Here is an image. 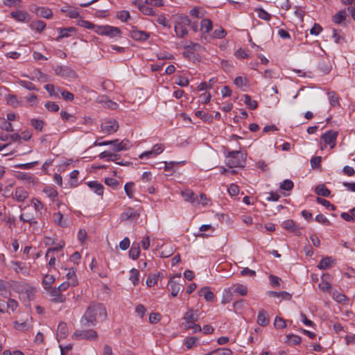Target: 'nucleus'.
Wrapping results in <instances>:
<instances>
[{"label":"nucleus","mask_w":355,"mask_h":355,"mask_svg":"<svg viewBox=\"0 0 355 355\" xmlns=\"http://www.w3.org/2000/svg\"><path fill=\"white\" fill-rule=\"evenodd\" d=\"M107 312L105 306L101 304H92L80 319V324L84 327H94L96 324L97 318L105 319Z\"/></svg>","instance_id":"obj_1"},{"label":"nucleus","mask_w":355,"mask_h":355,"mask_svg":"<svg viewBox=\"0 0 355 355\" xmlns=\"http://www.w3.org/2000/svg\"><path fill=\"white\" fill-rule=\"evenodd\" d=\"M191 25V19L187 15H178L174 23V29L177 37H185L189 31L187 27Z\"/></svg>","instance_id":"obj_2"},{"label":"nucleus","mask_w":355,"mask_h":355,"mask_svg":"<svg viewBox=\"0 0 355 355\" xmlns=\"http://www.w3.org/2000/svg\"><path fill=\"white\" fill-rule=\"evenodd\" d=\"M245 159V155L241 151H231L226 157V164L230 168L243 167Z\"/></svg>","instance_id":"obj_3"},{"label":"nucleus","mask_w":355,"mask_h":355,"mask_svg":"<svg viewBox=\"0 0 355 355\" xmlns=\"http://www.w3.org/2000/svg\"><path fill=\"white\" fill-rule=\"evenodd\" d=\"M74 340H94L98 338V334L93 329L76 330L71 336Z\"/></svg>","instance_id":"obj_4"},{"label":"nucleus","mask_w":355,"mask_h":355,"mask_svg":"<svg viewBox=\"0 0 355 355\" xmlns=\"http://www.w3.org/2000/svg\"><path fill=\"white\" fill-rule=\"evenodd\" d=\"M96 31L98 35H107L110 37L120 36L121 33L119 28L108 25L98 26Z\"/></svg>","instance_id":"obj_5"},{"label":"nucleus","mask_w":355,"mask_h":355,"mask_svg":"<svg viewBox=\"0 0 355 355\" xmlns=\"http://www.w3.org/2000/svg\"><path fill=\"white\" fill-rule=\"evenodd\" d=\"M165 149L163 144H157L153 146L150 150L145 151L139 155L140 159L152 158L161 154Z\"/></svg>","instance_id":"obj_6"},{"label":"nucleus","mask_w":355,"mask_h":355,"mask_svg":"<svg viewBox=\"0 0 355 355\" xmlns=\"http://www.w3.org/2000/svg\"><path fill=\"white\" fill-rule=\"evenodd\" d=\"M119 129V123L116 119L106 120L101 123V130L106 134H112Z\"/></svg>","instance_id":"obj_7"},{"label":"nucleus","mask_w":355,"mask_h":355,"mask_svg":"<svg viewBox=\"0 0 355 355\" xmlns=\"http://www.w3.org/2000/svg\"><path fill=\"white\" fill-rule=\"evenodd\" d=\"M338 132L334 130H329L324 132L321 138L325 143V144L329 145L331 148H333L336 146V138Z\"/></svg>","instance_id":"obj_8"},{"label":"nucleus","mask_w":355,"mask_h":355,"mask_svg":"<svg viewBox=\"0 0 355 355\" xmlns=\"http://www.w3.org/2000/svg\"><path fill=\"white\" fill-rule=\"evenodd\" d=\"M130 36L135 40L146 41L150 37V35L145 31H139L136 26H132L130 31Z\"/></svg>","instance_id":"obj_9"},{"label":"nucleus","mask_w":355,"mask_h":355,"mask_svg":"<svg viewBox=\"0 0 355 355\" xmlns=\"http://www.w3.org/2000/svg\"><path fill=\"white\" fill-rule=\"evenodd\" d=\"M139 214L132 208H128L120 216L121 220L136 221Z\"/></svg>","instance_id":"obj_10"},{"label":"nucleus","mask_w":355,"mask_h":355,"mask_svg":"<svg viewBox=\"0 0 355 355\" xmlns=\"http://www.w3.org/2000/svg\"><path fill=\"white\" fill-rule=\"evenodd\" d=\"M114 144L112 145V149L114 152H120L122 150H126L131 146L130 142L128 139H123L119 141L118 139L113 140Z\"/></svg>","instance_id":"obj_11"},{"label":"nucleus","mask_w":355,"mask_h":355,"mask_svg":"<svg viewBox=\"0 0 355 355\" xmlns=\"http://www.w3.org/2000/svg\"><path fill=\"white\" fill-rule=\"evenodd\" d=\"M199 314L197 310H193V309H189L184 315V322L182 324H190L192 322H196L199 320Z\"/></svg>","instance_id":"obj_12"},{"label":"nucleus","mask_w":355,"mask_h":355,"mask_svg":"<svg viewBox=\"0 0 355 355\" xmlns=\"http://www.w3.org/2000/svg\"><path fill=\"white\" fill-rule=\"evenodd\" d=\"M282 227L287 230L291 232H293L296 235H300V228L297 225L293 220H286L282 222Z\"/></svg>","instance_id":"obj_13"},{"label":"nucleus","mask_w":355,"mask_h":355,"mask_svg":"<svg viewBox=\"0 0 355 355\" xmlns=\"http://www.w3.org/2000/svg\"><path fill=\"white\" fill-rule=\"evenodd\" d=\"M55 71L58 75H60L62 77L71 78H74L76 77V73L75 71L69 67H64V66L58 67L57 69H55Z\"/></svg>","instance_id":"obj_14"},{"label":"nucleus","mask_w":355,"mask_h":355,"mask_svg":"<svg viewBox=\"0 0 355 355\" xmlns=\"http://www.w3.org/2000/svg\"><path fill=\"white\" fill-rule=\"evenodd\" d=\"M10 15L16 21L19 22H28L30 20L29 15L27 12L23 10L13 11Z\"/></svg>","instance_id":"obj_15"},{"label":"nucleus","mask_w":355,"mask_h":355,"mask_svg":"<svg viewBox=\"0 0 355 355\" xmlns=\"http://www.w3.org/2000/svg\"><path fill=\"white\" fill-rule=\"evenodd\" d=\"M53 222L62 227H67L69 225V221L67 218H64L63 214L60 211L55 212L53 214Z\"/></svg>","instance_id":"obj_16"},{"label":"nucleus","mask_w":355,"mask_h":355,"mask_svg":"<svg viewBox=\"0 0 355 355\" xmlns=\"http://www.w3.org/2000/svg\"><path fill=\"white\" fill-rule=\"evenodd\" d=\"M270 322L268 313L264 309H261L258 312L257 323L262 327L267 326Z\"/></svg>","instance_id":"obj_17"},{"label":"nucleus","mask_w":355,"mask_h":355,"mask_svg":"<svg viewBox=\"0 0 355 355\" xmlns=\"http://www.w3.org/2000/svg\"><path fill=\"white\" fill-rule=\"evenodd\" d=\"M182 196L186 201H188L193 205H196L198 202V196L195 194L191 190L186 189L182 191Z\"/></svg>","instance_id":"obj_18"},{"label":"nucleus","mask_w":355,"mask_h":355,"mask_svg":"<svg viewBox=\"0 0 355 355\" xmlns=\"http://www.w3.org/2000/svg\"><path fill=\"white\" fill-rule=\"evenodd\" d=\"M49 290L53 302L60 303L65 300V296L61 293L62 292L58 288H50Z\"/></svg>","instance_id":"obj_19"},{"label":"nucleus","mask_w":355,"mask_h":355,"mask_svg":"<svg viewBox=\"0 0 355 355\" xmlns=\"http://www.w3.org/2000/svg\"><path fill=\"white\" fill-rule=\"evenodd\" d=\"M69 334L67 324L61 322L59 323L57 330V339L60 342V340L65 338Z\"/></svg>","instance_id":"obj_20"},{"label":"nucleus","mask_w":355,"mask_h":355,"mask_svg":"<svg viewBox=\"0 0 355 355\" xmlns=\"http://www.w3.org/2000/svg\"><path fill=\"white\" fill-rule=\"evenodd\" d=\"M213 28L212 21L209 19H202L200 22V31L202 37L206 38L205 34L209 33Z\"/></svg>","instance_id":"obj_21"},{"label":"nucleus","mask_w":355,"mask_h":355,"mask_svg":"<svg viewBox=\"0 0 355 355\" xmlns=\"http://www.w3.org/2000/svg\"><path fill=\"white\" fill-rule=\"evenodd\" d=\"M35 13L37 15L45 19H51L53 17V12L51 9L46 7H37L35 9Z\"/></svg>","instance_id":"obj_22"},{"label":"nucleus","mask_w":355,"mask_h":355,"mask_svg":"<svg viewBox=\"0 0 355 355\" xmlns=\"http://www.w3.org/2000/svg\"><path fill=\"white\" fill-rule=\"evenodd\" d=\"M87 186L96 194L103 196L104 187L97 181H90L87 182Z\"/></svg>","instance_id":"obj_23"},{"label":"nucleus","mask_w":355,"mask_h":355,"mask_svg":"<svg viewBox=\"0 0 355 355\" xmlns=\"http://www.w3.org/2000/svg\"><path fill=\"white\" fill-rule=\"evenodd\" d=\"M134 3L137 5L138 9L144 15L148 16L155 15V11L151 7L148 6L149 5H147L145 3L144 4L138 3L137 1H135Z\"/></svg>","instance_id":"obj_24"},{"label":"nucleus","mask_w":355,"mask_h":355,"mask_svg":"<svg viewBox=\"0 0 355 355\" xmlns=\"http://www.w3.org/2000/svg\"><path fill=\"white\" fill-rule=\"evenodd\" d=\"M58 31L59 33V35L57 37V40H59L61 38L69 37L71 33H76V29L73 27L63 28H58Z\"/></svg>","instance_id":"obj_25"},{"label":"nucleus","mask_w":355,"mask_h":355,"mask_svg":"<svg viewBox=\"0 0 355 355\" xmlns=\"http://www.w3.org/2000/svg\"><path fill=\"white\" fill-rule=\"evenodd\" d=\"M28 196V192L22 187H18L15 191V199L18 202H23Z\"/></svg>","instance_id":"obj_26"},{"label":"nucleus","mask_w":355,"mask_h":355,"mask_svg":"<svg viewBox=\"0 0 355 355\" xmlns=\"http://www.w3.org/2000/svg\"><path fill=\"white\" fill-rule=\"evenodd\" d=\"M60 11L63 13H67V16L71 19H78L80 17L79 12L76 10H71L68 5L62 7Z\"/></svg>","instance_id":"obj_27"},{"label":"nucleus","mask_w":355,"mask_h":355,"mask_svg":"<svg viewBox=\"0 0 355 355\" xmlns=\"http://www.w3.org/2000/svg\"><path fill=\"white\" fill-rule=\"evenodd\" d=\"M199 295L200 296L204 297L207 302H211L214 298L213 292H211L209 287L207 286L202 288L199 291Z\"/></svg>","instance_id":"obj_28"},{"label":"nucleus","mask_w":355,"mask_h":355,"mask_svg":"<svg viewBox=\"0 0 355 355\" xmlns=\"http://www.w3.org/2000/svg\"><path fill=\"white\" fill-rule=\"evenodd\" d=\"M98 157L101 159H105L107 161L116 162L118 159L119 155L110 151L105 150L100 153Z\"/></svg>","instance_id":"obj_29"},{"label":"nucleus","mask_w":355,"mask_h":355,"mask_svg":"<svg viewBox=\"0 0 355 355\" xmlns=\"http://www.w3.org/2000/svg\"><path fill=\"white\" fill-rule=\"evenodd\" d=\"M46 23L42 20L33 21L31 23L30 27L32 30H35L38 33H41L46 28Z\"/></svg>","instance_id":"obj_30"},{"label":"nucleus","mask_w":355,"mask_h":355,"mask_svg":"<svg viewBox=\"0 0 355 355\" xmlns=\"http://www.w3.org/2000/svg\"><path fill=\"white\" fill-rule=\"evenodd\" d=\"M328 99L331 106L336 107L339 105L340 98L334 91L327 92Z\"/></svg>","instance_id":"obj_31"},{"label":"nucleus","mask_w":355,"mask_h":355,"mask_svg":"<svg viewBox=\"0 0 355 355\" xmlns=\"http://www.w3.org/2000/svg\"><path fill=\"white\" fill-rule=\"evenodd\" d=\"M334 262V260L331 259V257H326L322 258L318 266V268L320 270H327L330 268L331 263Z\"/></svg>","instance_id":"obj_32"},{"label":"nucleus","mask_w":355,"mask_h":355,"mask_svg":"<svg viewBox=\"0 0 355 355\" xmlns=\"http://www.w3.org/2000/svg\"><path fill=\"white\" fill-rule=\"evenodd\" d=\"M332 297L337 302L341 303V304H345L348 301L347 297L345 294H343L338 291H335L333 292Z\"/></svg>","instance_id":"obj_33"},{"label":"nucleus","mask_w":355,"mask_h":355,"mask_svg":"<svg viewBox=\"0 0 355 355\" xmlns=\"http://www.w3.org/2000/svg\"><path fill=\"white\" fill-rule=\"evenodd\" d=\"M140 254V248L138 243H133L130 251L129 256L134 260H136L139 258Z\"/></svg>","instance_id":"obj_34"},{"label":"nucleus","mask_w":355,"mask_h":355,"mask_svg":"<svg viewBox=\"0 0 355 355\" xmlns=\"http://www.w3.org/2000/svg\"><path fill=\"white\" fill-rule=\"evenodd\" d=\"M233 289H232V293H236L241 296H245L248 294V288L243 284H235L232 286Z\"/></svg>","instance_id":"obj_35"},{"label":"nucleus","mask_w":355,"mask_h":355,"mask_svg":"<svg viewBox=\"0 0 355 355\" xmlns=\"http://www.w3.org/2000/svg\"><path fill=\"white\" fill-rule=\"evenodd\" d=\"M315 191L318 196L323 197H329L331 193L330 190L324 184H319L317 186Z\"/></svg>","instance_id":"obj_36"},{"label":"nucleus","mask_w":355,"mask_h":355,"mask_svg":"<svg viewBox=\"0 0 355 355\" xmlns=\"http://www.w3.org/2000/svg\"><path fill=\"white\" fill-rule=\"evenodd\" d=\"M232 289H233V288H226L224 290L222 300H221L222 304H227V303L230 302V301L232 300L233 293H232Z\"/></svg>","instance_id":"obj_37"},{"label":"nucleus","mask_w":355,"mask_h":355,"mask_svg":"<svg viewBox=\"0 0 355 355\" xmlns=\"http://www.w3.org/2000/svg\"><path fill=\"white\" fill-rule=\"evenodd\" d=\"M190 15L198 19L203 18L205 16V11L203 8L199 7H195L192 8L190 12Z\"/></svg>","instance_id":"obj_38"},{"label":"nucleus","mask_w":355,"mask_h":355,"mask_svg":"<svg viewBox=\"0 0 355 355\" xmlns=\"http://www.w3.org/2000/svg\"><path fill=\"white\" fill-rule=\"evenodd\" d=\"M67 281L70 284L71 286H76L78 285V282L75 273V271L73 270H69L68 272L66 275Z\"/></svg>","instance_id":"obj_39"},{"label":"nucleus","mask_w":355,"mask_h":355,"mask_svg":"<svg viewBox=\"0 0 355 355\" xmlns=\"http://www.w3.org/2000/svg\"><path fill=\"white\" fill-rule=\"evenodd\" d=\"M31 125L37 131L42 132L45 124L44 121L39 119H32L30 121Z\"/></svg>","instance_id":"obj_40"},{"label":"nucleus","mask_w":355,"mask_h":355,"mask_svg":"<svg viewBox=\"0 0 355 355\" xmlns=\"http://www.w3.org/2000/svg\"><path fill=\"white\" fill-rule=\"evenodd\" d=\"M346 18V12L344 10L338 11L332 17V21L337 24H340Z\"/></svg>","instance_id":"obj_41"},{"label":"nucleus","mask_w":355,"mask_h":355,"mask_svg":"<svg viewBox=\"0 0 355 355\" xmlns=\"http://www.w3.org/2000/svg\"><path fill=\"white\" fill-rule=\"evenodd\" d=\"M168 286L171 289V295L176 297L181 289V285L171 279L168 282Z\"/></svg>","instance_id":"obj_42"},{"label":"nucleus","mask_w":355,"mask_h":355,"mask_svg":"<svg viewBox=\"0 0 355 355\" xmlns=\"http://www.w3.org/2000/svg\"><path fill=\"white\" fill-rule=\"evenodd\" d=\"M19 220L23 221L24 223H28L31 225L37 224V221L35 218L30 214L24 213L19 216Z\"/></svg>","instance_id":"obj_43"},{"label":"nucleus","mask_w":355,"mask_h":355,"mask_svg":"<svg viewBox=\"0 0 355 355\" xmlns=\"http://www.w3.org/2000/svg\"><path fill=\"white\" fill-rule=\"evenodd\" d=\"M244 103L250 110H254L257 107V102L254 100H252L251 97L248 94H245L243 96Z\"/></svg>","instance_id":"obj_44"},{"label":"nucleus","mask_w":355,"mask_h":355,"mask_svg":"<svg viewBox=\"0 0 355 355\" xmlns=\"http://www.w3.org/2000/svg\"><path fill=\"white\" fill-rule=\"evenodd\" d=\"M156 21L164 28H171L170 20L167 19L164 15H158Z\"/></svg>","instance_id":"obj_45"},{"label":"nucleus","mask_w":355,"mask_h":355,"mask_svg":"<svg viewBox=\"0 0 355 355\" xmlns=\"http://www.w3.org/2000/svg\"><path fill=\"white\" fill-rule=\"evenodd\" d=\"M139 271L137 269L132 268L130 271V280L136 286L139 284Z\"/></svg>","instance_id":"obj_46"},{"label":"nucleus","mask_w":355,"mask_h":355,"mask_svg":"<svg viewBox=\"0 0 355 355\" xmlns=\"http://www.w3.org/2000/svg\"><path fill=\"white\" fill-rule=\"evenodd\" d=\"M43 191L52 200H55V198L58 196V191L52 187H46L43 189Z\"/></svg>","instance_id":"obj_47"},{"label":"nucleus","mask_w":355,"mask_h":355,"mask_svg":"<svg viewBox=\"0 0 355 355\" xmlns=\"http://www.w3.org/2000/svg\"><path fill=\"white\" fill-rule=\"evenodd\" d=\"M124 190L125 194L130 198H132L135 192V184L132 182H128L124 186Z\"/></svg>","instance_id":"obj_48"},{"label":"nucleus","mask_w":355,"mask_h":355,"mask_svg":"<svg viewBox=\"0 0 355 355\" xmlns=\"http://www.w3.org/2000/svg\"><path fill=\"white\" fill-rule=\"evenodd\" d=\"M185 329H191L193 333H198L202 331V327L200 324L192 322L190 324H182Z\"/></svg>","instance_id":"obj_49"},{"label":"nucleus","mask_w":355,"mask_h":355,"mask_svg":"<svg viewBox=\"0 0 355 355\" xmlns=\"http://www.w3.org/2000/svg\"><path fill=\"white\" fill-rule=\"evenodd\" d=\"M255 12L257 14L259 18L263 19L265 21H270L271 16L269 13H268L266 10L262 8H257L255 10Z\"/></svg>","instance_id":"obj_50"},{"label":"nucleus","mask_w":355,"mask_h":355,"mask_svg":"<svg viewBox=\"0 0 355 355\" xmlns=\"http://www.w3.org/2000/svg\"><path fill=\"white\" fill-rule=\"evenodd\" d=\"M0 128H1L2 130H5L7 132L13 131L11 123L5 119H0Z\"/></svg>","instance_id":"obj_51"},{"label":"nucleus","mask_w":355,"mask_h":355,"mask_svg":"<svg viewBox=\"0 0 355 355\" xmlns=\"http://www.w3.org/2000/svg\"><path fill=\"white\" fill-rule=\"evenodd\" d=\"M11 263L15 266L14 270L17 273H23L26 274L27 271L25 270L24 266H23V263L19 261H12Z\"/></svg>","instance_id":"obj_52"},{"label":"nucleus","mask_w":355,"mask_h":355,"mask_svg":"<svg viewBox=\"0 0 355 355\" xmlns=\"http://www.w3.org/2000/svg\"><path fill=\"white\" fill-rule=\"evenodd\" d=\"M55 278L53 275H46L43 279L44 287L46 290L49 291L51 284L54 282Z\"/></svg>","instance_id":"obj_53"},{"label":"nucleus","mask_w":355,"mask_h":355,"mask_svg":"<svg viewBox=\"0 0 355 355\" xmlns=\"http://www.w3.org/2000/svg\"><path fill=\"white\" fill-rule=\"evenodd\" d=\"M293 182L290 180H285L280 183L279 187L282 190L291 191L293 188Z\"/></svg>","instance_id":"obj_54"},{"label":"nucleus","mask_w":355,"mask_h":355,"mask_svg":"<svg viewBox=\"0 0 355 355\" xmlns=\"http://www.w3.org/2000/svg\"><path fill=\"white\" fill-rule=\"evenodd\" d=\"M198 342V338L192 336L187 338L184 344L187 349H191L193 346L197 345Z\"/></svg>","instance_id":"obj_55"},{"label":"nucleus","mask_w":355,"mask_h":355,"mask_svg":"<svg viewBox=\"0 0 355 355\" xmlns=\"http://www.w3.org/2000/svg\"><path fill=\"white\" fill-rule=\"evenodd\" d=\"M316 201L319 204L322 205L323 206H324L327 209H330L331 210H335L336 209V207L334 205H332L329 201H328V200H325L324 198L318 197L316 198Z\"/></svg>","instance_id":"obj_56"},{"label":"nucleus","mask_w":355,"mask_h":355,"mask_svg":"<svg viewBox=\"0 0 355 355\" xmlns=\"http://www.w3.org/2000/svg\"><path fill=\"white\" fill-rule=\"evenodd\" d=\"M185 162L184 161H182V162H162V164L164 165V171H171L173 170V166L175 165V164H181V165H183L184 164Z\"/></svg>","instance_id":"obj_57"},{"label":"nucleus","mask_w":355,"mask_h":355,"mask_svg":"<svg viewBox=\"0 0 355 355\" xmlns=\"http://www.w3.org/2000/svg\"><path fill=\"white\" fill-rule=\"evenodd\" d=\"M274 326L277 329H284L286 327V321L278 316H276L274 321Z\"/></svg>","instance_id":"obj_58"},{"label":"nucleus","mask_w":355,"mask_h":355,"mask_svg":"<svg viewBox=\"0 0 355 355\" xmlns=\"http://www.w3.org/2000/svg\"><path fill=\"white\" fill-rule=\"evenodd\" d=\"M315 220L322 225H326V226H328L330 225V221L326 217L324 216L323 214H318L315 216Z\"/></svg>","instance_id":"obj_59"},{"label":"nucleus","mask_w":355,"mask_h":355,"mask_svg":"<svg viewBox=\"0 0 355 355\" xmlns=\"http://www.w3.org/2000/svg\"><path fill=\"white\" fill-rule=\"evenodd\" d=\"M19 85L29 91L37 90L34 84L27 80H20Z\"/></svg>","instance_id":"obj_60"},{"label":"nucleus","mask_w":355,"mask_h":355,"mask_svg":"<svg viewBox=\"0 0 355 355\" xmlns=\"http://www.w3.org/2000/svg\"><path fill=\"white\" fill-rule=\"evenodd\" d=\"M26 102L31 106H37V96L35 94H31L26 96Z\"/></svg>","instance_id":"obj_61"},{"label":"nucleus","mask_w":355,"mask_h":355,"mask_svg":"<svg viewBox=\"0 0 355 355\" xmlns=\"http://www.w3.org/2000/svg\"><path fill=\"white\" fill-rule=\"evenodd\" d=\"M216 355H232V352L228 348H218L211 352Z\"/></svg>","instance_id":"obj_62"},{"label":"nucleus","mask_w":355,"mask_h":355,"mask_svg":"<svg viewBox=\"0 0 355 355\" xmlns=\"http://www.w3.org/2000/svg\"><path fill=\"white\" fill-rule=\"evenodd\" d=\"M116 16L122 21H126L130 17V13L127 10L119 11Z\"/></svg>","instance_id":"obj_63"},{"label":"nucleus","mask_w":355,"mask_h":355,"mask_svg":"<svg viewBox=\"0 0 355 355\" xmlns=\"http://www.w3.org/2000/svg\"><path fill=\"white\" fill-rule=\"evenodd\" d=\"M104 182L106 185L113 189L116 188L119 184V181L113 178H106Z\"/></svg>","instance_id":"obj_64"}]
</instances>
